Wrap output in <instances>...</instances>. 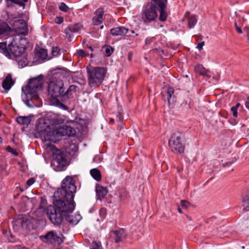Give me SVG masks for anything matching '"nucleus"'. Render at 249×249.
Here are the masks:
<instances>
[{"label":"nucleus","instance_id":"1","mask_svg":"<svg viewBox=\"0 0 249 249\" xmlns=\"http://www.w3.org/2000/svg\"><path fill=\"white\" fill-rule=\"evenodd\" d=\"M76 191L75 181L72 177L67 176L62 181L61 188L54 193L53 205H49L46 209L49 219L53 225H60L64 217L68 222L72 225L77 224L80 221L79 214L74 216L69 214L75 207L73 199Z\"/></svg>","mask_w":249,"mask_h":249},{"label":"nucleus","instance_id":"2","mask_svg":"<svg viewBox=\"0 0 249 249\" xmlns=\"http://www.w3.org/2000/svg\"><path fill=\"white\" fill-rule=\"evenodd\" d=\"M167 0H151L142 8L141 17L144 23H149L157 19L158 11L160 13L159 19L166 20L168 14L166 11Z\"/></svg>","mask_w":249,"mask_h":249},{"label":"nucleus","instance_id":"3","mask_svg":"<svg viewBox=\"0 0 249 249\" xmlns=\"http://www.w3.org/2000/svg\"><path fill=\"white\" fill-rule=\"evenodd\" d=\"M43 83L44 76L40 74L36 77L30 79L28 85L22 88L23 100L28 107H33L30 103V101L37 103L39 101L38 91L42 88Z\"/></svg>","mask_w":249,"mask_h":249},{"label":"nucleus","instance_id":"4","mask_svg":"<svg viewBox=\"0 0 249 249\" xmlns=\"http://www.w3.org/2000/svg\"><path fill=\"white\" fill-rule=\"evenodd\" d=\"M65 90L63 80L56 76H52L48 85V94L50 96V104L64 110H67L68 107L61 103L58 98L60 97L62 101V96Z\"/></svg>","mask_w":249,"mask_h":249},{"label":"nucleus","instance_id":"5","mask_svg":"<svg viewBox=\"0 0 249 249\" xmlns=\"http://www.w3.org/2000/svg\"><path fill=\"white\" fill-rule=\"evenodd\" d=\"M47 121L44 123H39L36 125V130L41 135H44V139L46 141H52L56 136H66L67 125L62 126H58L56 128H53V129L48 130L50 128V125H47Z\"/></svg>","mask_w":249,"mask_h":249},{"label":"nucleus","instance_id":"6","mask_svg":"<svg viewBox=\"0 0 249 249\" xmlns=\"http://www.w3.org/2000/svg\"><path fill=\"white\" fill-rule=\"evenodd\" d=\"M88 83L92 87H98L102 83L107 72L103 67L87 68Z\"/></svg>","mask_w":249,"mask_h":249},{"label":"nucleus","instance_id":"7","mask_svg":"<svg viewBox=\"0 0 249 249\" xmlns=\"http://www.w3.org/2000/svg\"><path fill=\"white\" fill-rule=\"evenodd\" d=\"M181 140L182 134L180 132L172 134L168 141V145L172 152L176 154H181L184 152L185 145Z\"/></svg>","mask_w":249,"mask_h":249},{"label":"nucleus","instance_id":"8","mask_svg":"<svg viewBox=\"0 0 249 249\" xmlns=\"http://www.w3.org/2000/svg\"><path fill=\"white\" fill-rule=\"evenodd\" d=\"M53 160L51 165L55 171H61L65 170L67 166V155L59 149L53 153Z\"/></svg>","mask_w":249,"mask_h":249},{"label":"nucleus","instance_id":"9","mask_svg":"<svg viewBox=\"0 0 249 249\" xmlns=\"http://www.w3.org/2000/svg\"><path fill=\"white\" fill-rule=\"evenodd\" d=\"M62 234L58 235L56 232L53 231L48 232L45 235L40 236V239L45 243H49L52 245H60L63 242L61 238Z\"/></svg>","mask_w":249,"mask_h":249},{"label":"nucleus","instance_id":"10","mask_svg":"<svg viewBox=\"0 0 249 249\" xmlns=\"http://www.w3.org/2000/svg\"><path fill=\"white\" fill-rule=\"evenodd\" d=\"M25 49V46L18 45L15 41H12L9 44V52L10 54L9 58L14 59L21 56Z\"/></svg>","mask_w":249,"mask_h":249},{"label":"nucleus","instance_id":"11","mask_svg":"<svg viewBox=\"0 0 249 249\" xmlns=\"http://www.w3.org/2000/svg\"><path fill=\"white\" fill-rule=\"evenodd\" d=\"M65 119L66 117L64 115H56L53 117H52L49 119L41 120L39 122H38V124L39 123H44V122L47 121L48 123L47 125H49L50 126L49 127L50 128L47 129L48 130H49L53 129V128H56L58 127L57 125L63 124Z\"/></svg>","mask_w":249,"mask_h":249},{"label":"nucleus","instance_id":"12","mask_svg":"<svg viewBox=\"0 0 249 249\" xmlns=\"http://www.w3.org/2000/svg\"><path fill=\"white\" fill-rule=\"evenodd\" d=\"M15 31L19 35L26 36L28 34V28L26 22L23 19L15 20L13 24Z\"/></svg>","mask_w":249,"mask_h":249},{"label":"nucleus","instance_id":"13","mask_svg":"<svg viewBox=\"0 0 249 249\" xmlns=\"http://www.w3.org/2000/svg\"><path fill=\"white\" fill-rule=\"evenodd\" d=\"M82 25L80 23H75L72 25L69 26L65 29V33L67 37L70 38L72 37L73 33H77L82 27Z\"/></svg>","mask_w":249,"mask_h":249},{"label":"nucleus","instance_id":"14","mask_svg":"<svg viewBox=\"0 0 249 249\" xmlns=\"http://www.w3.org/2000/svg\"><path fill=\"white\" fill-rule=\"evenodd\" d=\"M6 6L7 8H13L16 5L25 8V3L28 2V0H5Z\"/></svg>","mask_w":249,"mask_h":249},{"label":"nucleus","instance_id":"15","mask_svg":"<svg viewBox=\"0 0 249 249\" xmlns=\"http://www.w3.org/2000/svg\"><path fill=\"white\" fill-rule=\"evenodd\" d=\"M128 32V29L123 26L113 28L110 30V33L113 36H124Z\"/></svg>","mask_w":249,"mask_h":249},{"label":"nucleus","instance_id":"16","mask_svg":"<svg viewBox=\"0 0 249 249\" xmlns=\"http://www.w3.org/2000/svg\"><path fill=\"white\" fill-rule=\"evenodd\" d=\"M78 87L74 85H71L69 88L65 90L64 94L62 96V102H64L67 101L70 98V96L72 94V92H75Z\"/></svg>","mask_w":249,"mask_h":249},{"label":"nucleus","instance_id":"17","mask_svg":"<svg viewBox=\"0 0 249 249\" xmlns=\"http://www.w3.org/2000/svg\"><path fill=\"white\" fill-rule=\"evenodd\" d=\"M174 89L173 87L168 86L167 88V90L165 93L167 94V100L169 106L174 103L176 101V97L174 95Z\"/></svg>","mask_w":249,"mask_h":249},{"label":"nucleus","instance_id":"18","mask_svg":"<svg viewBox=\"0 0 249 249\" xmlns=\"http://www.w3.org/2000/svg\"><path fill=\"white\" fill-rule=\"evenodd\" d=\"M113 233L115 236V242L117 243L123 241L126 238V234L123 229L113 231Z\"/></svg>","mask_w":249,"mask_h":249},{"label":"nucleus","instance_id":"19","mask_svg":"<svg viewBox=\"0 0 249 249\" xmlns=\"http://www.w3.org/2000/svg\"><path fill=\"white\" fill-rule=\"evenodd\" d=\"M14 82L12 79V75L8 74L2 83L3 88L6 90H9Z\"/></svg>","mask_w":249,"mask_h":249},{"label":"nucleus","instance_id":"20","mask_svg":"<svg viewBox=\"0 0 249 249\" xmlns=\"http://www.w3.org/2000/svg\"><path fill=\"white\" fill-rule=\"evenodd\" d=\"M96 192L97 196L101 199L104 198L107 195L108 191L106 187H103L100 185H97L96 186Z\"/></svg>","mask_w":249,"mask_h":249},{"label":"nucleus","instance_id":"21","mask_svg":"<svg viewBox=\"0 0 249 249\" xmlns=\"http://www.w3.org/2000/svg\"><path fill=\"white\" fill-rule=\"evenodd\" d=\"M0 53L3 54L8 58L10 57L9 52V45L7 46L6 42H0Z\"/></svg>","mask_w":249,"mask_h":249},{"label":"nucleus","instance_id":"22","mask_svg":"<svg viewBox=\"0 0 249 249\" xmlns=\"http://www.w3.org/2000/svg\"><path fill=\"white\" fill-rule=\"evenodd\" d=\"M36 56L38 60H44L48 56L47 50L46 49L41 48L36 53Z\"/></svg>","mask_w":249,"mask_h":249},{"label":"nucleus","instance_id":"23","mask_svg":"<svg viewBox=\"0 0 249 249\" xmlns=\"http://www.w3.org/2000/svg\"><path fill=\"white\" fill-rule=\"evenodd\" d=\"M17 123L21 125H28L31 122L29 116H19L16 119Z\"/></svg>","mask_w":249,"mask_h":249},{"label":"nucleus","instance_id":"24","mask_svg":"<svg viewBox=\"0 0 249 249\" xmlns=\"http://www.w3.org/2000/svg\"><path fill=\"white\" fill-rule=\"evenodd\" d=\"M128 192L124 188L120 189L118 191V196L121 201H124L127 198Z\"/></svg>","mask_w":249,"mask_h":249},{"label":"nucleus","instance_id":"25","mask_svg":"<svg viewBox=\"0 0 249 249\" xmlns=\"http://www.w3.org/2000/svg\"><path fill=\"white\" fill-rule=\"evenodd\" d=\"M90 173L93 178L96 181H99L101 180L102 176L101 172L98 169L94 168L90 170Z\"/></svg>","mask_w":249,"mask_h":249},{"label":"nucleus","instance_id":"26","mask_svg":"<svg viewBox=\"0 0 249 249\" xmlns=\"http://www.w3.org/2000/svg\"><path fill=\"white\" fill-rule=\"evenodd\" d=\"M242 205L244 211H249V194L243 196Z\"/></svg>","mask_w":249,"mask_h":249},{"label":"nucleus","instance_id":"27","mask_svg":"<svg viewBox=\"0 0 249 249\" xmlns=\"http://www.w3.org/2000/svg\"><path fill=\"white\" fill-rule=\"evenodd\" d=\"M16 222L17 223V224L20 225L22 228H29V225L30 223V220L28 219L26 217H23L22 218L18 219L16 221Z\"/></svg>","mask_w":249,"mask_h":249},{"label":"nucleus","instance_id":"28","mask_svg":"<svg viewBox=\"0 0 249 249\" xmlns=\"http://www.w3.org/2000/svg\"><path fill=\"white\" fill-rule=\"evenodd\" d=\"M30 198L27 196H22L21 198L20 203L24 205L23 210H29Z\"/></svg>","mask_w":249,"mask_h":249},{"label":"nucleus","instance_id":"29","mask_svg":"<svg viewBox=\"0 0 249 249\" xmlns=\"http://www.w3.org/2000/svg\"><path fill=\"white\" fill-rule=\"evenodd\" d=\"M11 31V28L8 24L5 22L0 23V35Z\"/></svg>","mask_w":249,"mask_h":249},{"label":"nucleus","instance_id":"30","mask_svg":"<svg viewBox=\"0 0 249 249\" xmlns=\"http://www.w3.org/2000/svg\"><path fill=\"white\" fill-rule=\"evenodd\" d=\"M195 71L203 76H208L207 71L201 64H198L195 67Z\"/></svg>","mask_w":249,"mask_h":249},{"label":"nucleus","instance_id":"31","mask_svg":"<svg viewBox=\"0 0 249 249\" xmlns=\"http://www.w3.org/2000/svg\"><path fill=\"white\" fill-rule=\"evenodd\" d=\"M18 58V59H17V61L18 62L19 67L21 68L26 66L28 64V60L26 57H20V56Z\"/></svg>","mask_w":249,"mask_h":249},{"label":"nucleus","instance_id":"32","mask_svg":"<svg viewBox=\"0 0 249 249\" xmlns=\"http://www.w3.org/2000/svg\"><path fill=\"white\" fill-rule=\"evenodd\" d=\"M105 49V55L106 56H110L113 52L114 48L110 45H105L103 49Z\"/></svg>","mask_w":249,"mask_h":249},{"label":"nucleus","instance_id":"33","mask_svg":"<svg viewBox=\"0 0 249 249\" xmlns=\"http://www.w3.org/2000/svg\"><path fill=\"white\" fill-rule=\"evenodd\" d=\"M196 18L195 16H191L188 19V25L189 28H193L196 24Z\"/></svg>","mask_w":249,"mask_h":249},{"label":"nucleus","instance_id":"34","mask_svg":"<svg viewBox=\"0 0 249 249\" xmlns=\"http://www.w3.org/2000/svg\"><path fill=\"white\" fill-rule=\"evenodd\" d=\"M67 129H66V136H68L69 137L70 136H74L76 133L75 130L72 128V127L70 126L67 125Z\"/></svg>","mask_w":249,"mask_h":249},{"label":"nucleus","instance_id":"35","mask_svg":"<svg viewBox=\"0 0 249 249\" xmlns=\"http://www.w3.org/2000/svg\"><path fill=\"white\" fill-rule=\"evenodd\" d=\"M241 106L240 103H237L235 106H233L231 107V110L232 113V115L234 117L238 116L237 109L238 107Z\"/></svg>","mask_w":249,"mask_h":249},{"label":"nucleus","instance_id":"36","mask_svg":"<svg viewBox=\"0 0 249 249\" xmlns=\"http://www.w3.org/2000/svg\"><path fill=\"white\" fill-rule=\"evenodd\" d=\"M58 8L61 11L67 12L69 10L68 6L64 2H60L58 5Z\"/></svg>","mask_w":249,"mask_h":249},{"label":"nucleus","instance_id":"37","mask_svg":"<svg viewBox=\"0 0 249 249\" xmlns=\"http://www.w3.org/2000/svg\"><path fill=\"white\" fill-rule=\"evenodd\" d=\"M95 16L101 19H103V16L104 14V10L103 8H99L95 11Z\"/></svg>","mask_w":249,"mask_h":249},{"label":"nucleus","instance_id":"38","mask_svg":"<svg viewBox=\"0 0 249 249\" xmlns=\"http://www.w3.org/2000/svg\"><path fill=\"white\" fill-rule=\"evenodd\" d=\"M103 19H101L98 17L95 16L92 18V22L94 25H98L102 23Z\"/></svg>","mask_w":249,"mask_h":249},{"label":"nucleus","instance_id":"39","mask_svg":"<svg viewBox=\"0 0 249 249\" xmlns=\"http://www.w3.org/2000/svg\"><path fill=\"white\" fill-rule=\"evenodd\" d=\"M6 150L8 152L12 153L14 155L18 156L19 155L18 152L16 149H14L10 146H7L6 148Z\"/></svg>","mask_w":249,"mask_h":249},{"label":"nucleus","instance_id":"40","mask_svg":"<svg viewBox=\"0 0 249 249\" xmlns=\"http://www.w3.org/2000/svg\"><path fill=\"white\" fill-rule=\"evenodd\" d=\"M29 210L34 208V205L37 203V200L35 197L30 198Z\"/></svg>","mask_w":249,"mask_h":249},{"label":"nucleus","instance_id":"41","mask_svg":"<svg viewBox=\"0 0 249 249\" xmlns=\"http://www.w3.org/2000/svg\"><path fill=\"white\" fill-rule=\"evenodd\" d=\"M35 182V179L34 178H31L26 182L25 188H27L29 186H31Z\"/></svg>","mask_w":249,"mask_h":249},{"label":"nucleus","instance_id":"42","mask_svg":"<svg viewBox=\"0 0 249 249\" xmlns=\"http://www.w3.org/2000/svg\"><path fill=\"white\" fill-rule=\"evenodd\" d=\"M60 52V49L58 47L52 48V53L53 56H57Z\"/></svg>","mask_w":249,"mask_h":249},{"label":"nucleus","instance_id":"43","mask_svg":"<svg viewBox=\"0 0 249 249\" xmlns=\"http://www.w3.org/2000/svg\"><path fill=\"white\" fill-rule=\"evenodd\" d=\"M62 69L61 68H56L51 71V73H52V76H55L58 73L62 72Z\"/></svg>","mask_w":249,"mask_h":249},{"label":"nucleus","instance_id":"44","mask_svg":"<svg viewBox=\"0 0 249 249\" xmlns=\"http://www.w3.org/2000/svg\"><path fill=\"white\" fill-rule=\"evenodd\" d=\"M90 249H101V246L95 241H93Z\"/></svg>","mask_w":249,"mask_h":249},{"label":"nucleus","instance_id":"45","mask_svg":"<svg viewBox=\"0 0 249 249\" xmlns=\"http://www.w3.org/2000/svg\"><path fill=\"white\" fill-rule=\"evenodd\" d=\"M180 203L181 205L183 208H187L190 205V203L186 200H181Z\"/></svg>","mask_w":249,"mask_h":249},{"label":"nucleus","instance_id":"46","mask_svg":"<svg viewBox=\"0 0 249 249\" xmlns=\"http://www.w3.org/2000/svg\"><path fill=\"white\" fill-rule=\"evenodd\" d=\"M219 114L220 116H221L222 117H223L224 118H227L228 117V112L226 110H221L219 112Z\"/></svg>","mask_w":249,"mask_h":249},{"label":"nucleus","instance_id":"47","mask_svg":"<svg viewBox=\"0 0 249 249\" xmlns=\"http://www.w3.org/2000/svg\"><path fill=\"white\" fill-rule=\"evenodd\" d=\"M64 21V18L62 17H56L55 19V22L57 24H60Z\"/></svg>","mask_w":249,"mask_h":249},{"label":"nucleus","instance_id":"48","mask_svg":"<svg viewBox=\"0 0 249 249\" xmlns=\"http://www.w3.org/2000/svg\"><path fill=\"white\" fill-rule=\"evenodd\" d=\"M77 54H78V56H81V57H84V56H86L88 55L86 54V53H85V52L83 50H78Z\"/></svg>","mask_w":249,"mask_h":249},{"label":"nucleus","instance_id":"49","mask_svg":"<svg viewBox=\"0 0 249 249\" xmlns=\"http://www.w3.org/2000/svg\"><path fill=\"white\" fill-rule=\"evenodd\" d=\"M236 160V159L235 158H234L231 161H229L227 162L224 164H223V167H226L229 165H231L234 162H235Z\"/></svg>","mask_w":249,"mask_h":249},{"label":"nucleus","instance_id":"50","mask_svg":"<svg viewBox=\"0 0 249 249\" xmlns=\"http://www.w3.org/2000/svg\"><path fill=\"white\" fill-rule=\"evenodd\" d=\"M204 44H205V42L204 41H202L201 42H199V43H198L196 48L199 50H201L202 49L203 46L204 45Z\"/></svg>","mask_w":249,"mask_h":249},{"label":"nucleus","instance_id":"51","mask_svg":"<svg viewBox=\"0 0 249 249\" xmlns=\"http://www.w3.org/2000/svg\"><path fill=\"white\" fill-rule=\"evenodd\" d=\"M106 213V210L105 209L102 208L100 210V214L101 215V216L102 217H104L105 216Z\"/></svg>","mask_w":249,"mask_h":249},{"label":"nucleus","instance_id":"52","mask_svg":"<svg viewBox=\"0 0 249 249\" xmlns=\"http://www.w3.org/2000/svg\"><path fill=\"white\" fill-rule=\"evenodd\" d=\"M234 25H235V29H236V31L239 33V34H242V29L238 26L237 25V24L236 22H235L234 23Z\"/></svg>","mask_w":249,"mask_h":249},{"label":"nucleus","instance_id":"53","mask_svg":"<svg viewBox=\"0 0 249 249\" xmlns=\"http://www.w3.org/2000/svg\"><path fill=\"white\" fill-rule=\"evenodd\" d=\"M244 32L246 33L248 39H249V27H246L244 29Z\"/></svg>","mask_w":249,"mask_h":249},{"label":"nucleus","instance_id":"54","mask_svg":"<svg viewBox=\"0 0 249 249\" xmlns=\"http://www.w3.org/2000/svg\"><path fill=\"white\" fill-rule=\"evenodd\" d=\"M195 37L197 41L201 40L203 38V36L201 35H196Z\"/></svg>","mask_w":249,"mask_h":249},{"label":"nucleus","instance_id":"55","mask_svg":"<svg viewBox=\"0 0 249 249\" xmlns=\"http://www.w3.org/2000/svg\"><path fill=\"white\" fill-rule=\"evenodd\" d=\"M246 107L249 109V97L247 98V101L245 103Z\"/></svg>","mask_w":249,"mask_h":249},{"label":"nucleus","instance_id":"56","mask_svg":"<svg viewBox=\"0 0 249 249\" xmlns=\"http://www.w3.org/2000/svg\"><path fill=\"white\" fill-rule=\"evenodd\" d=\"M177 209H178V213H182V211L181 209L180 208L179 206L178 205Z\"/></svg>","mask_w":249,"mask_h":249},{"label":"nucleus","instance_id":"57","mask_svg":"<svg viewBox=\"0 0 249 249\" xmlns=\"http://www.w3.org/2000/svg\"><path fill=\"white\" fill-rule=\"evenodd\" d=\"M43 203V200L42 199L41 200V203L40 204V205H39V209H43V207L42 206V204Z\"/></svg>","mask_w":249,"mask_h":249},{"label":"nucleus","instance_id":"58","mask_svg":"<svg viewBox=\"0 0 249 249\" xmlns=\"http://www.w3.org/2000/svg\"><path fill=\"white\" fill-rule=\"evenodd\" d=\"M131 57H132V54L130 53H129L128 54V59L129 61H131Z\"/></svg>","mask_w":249,"mask_h":249},{"label":"nucleus","instance_id":"59","mask_svg":"<svg viewBox=\"0 0 249 249\" xmlns=\"http://www.w3.org/2000/svg\"><path fill=\"white\" fill-rule=\"evenodd\" d=\"M86 46H87V47H88L89 50H90V51H91V52H92V51H93V48H92L91 46H88L87 44L86 45Z\"/></svg>","mask_w":249,"mask_h":249},{"label":"nucleus","instance_id":"60","mask_svg":"<svg viewBox=\"0 0 249 249\" xmlns=\"http://www.w3.org/2000/svg\"><path fill=\"white\" fill-rule=\"evenodd\" d=\"M161 94H162V99H163L164 101H166L165 96L163 94V93H161Z\"/></svg>","mask_w":249,"mask_h":249},{"label":"nucleus","instance_id":"61","mask_svg":"<svg viewBox=\"0 0 249 249\" xmlns=\"http://www.w3.org/2000/svg\"><path fill=\"white\" fill-rule=\"evenodd\" d=\"M35 215H36V216H38V208L37 209V210L35 212Z\"/></svg>","mask_w":249,"mask_h":249},{"label":"nucleus","instance_id":"62","mask_svg":"<svg viewBox=\"0 0 249 249\" xmlns=\"http://www.w3.org/2000/svg\"><path fill=\"white\" fill-rule=\"evenodd\" d=\"M114 121V119H110V120H109V123H113Z\"/></svg>","mask_w":249,"mask_h":249},{"label":"nucleus","instance_id":"63","mask_svg":"<svg viewBox=\"0 0 249 249\" xmlns=\"http://www.w3.org/2000/svg\"><path fill=\"white\" fill-rule=\"evenodd\" d=\"M119 121H120V122H121V121H122V120H123V119H122V116H121V115H119Z\"/></svg>","mask_w":249,"mask_h":249},{"label":"nucleus","instance_id":"64","mask_svg":"<svg viewBox=\"0 0 249 249\" xmlns=\"http://www.w3.org/2000/svg\"><path fill=\"white\" fill-rule=\"evenodd\" d=\"M18 196H19V194H17V195H14V198H18Z\"/></svg>","mask_w":249,"mask_h":249}]
</instances>
